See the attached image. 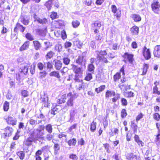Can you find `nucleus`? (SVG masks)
<instances>
[{"instance_id":"nucleus-6","label":"nucleus","mask_w":160,"mask_h":160,"mask_svg":"<svg viewBox=\"0 0 160 160\" xmlns=\"http://www.w3.org/2000/svg\"><path fill=\"white\" fill-rule=\"evenodd\" d=\"M152 11L156 14H159L160 12V4L157 0L154 1L151 4Z\"/></svg>"},{"instance_id":"nucleus-49","label":"nucleus","mask_w":160,"mask_h":160,"mask_svg":"<svg viewBox=\"0 0 160 160\" xmlns=\"http://www.w3.org/2000/svg\"><path fill=\"white\" fill-rule=\"evenodd\" d=\"M126 97L128 98H133L135 96V94L132 91H128L126 93Z\"/></svg>"},{"instance_id":"nucleus-30","label":"nucleus","mask_w":160,"mask_h":160,"mask_svg":"<svg viewBox=\"0 0 160 160\" xmlns=\"http://www.w3.org/2000/svg\"><path fill=\"white\" fill-rule=\"evenodd\" d=\"M55 53L52 51H50L48 52L45 55L46 59L47 60H48L51 58L54 55Z\"/></svg>"},{"instance_id":"nucleus-41","label":"nucleus","mask_w":160,"mask_h":160,"mask_svg":"<svg viewBox=\"0 0 160 160\" xmlns=\"http://www.w3.org/2000/svg\"><path fill=\"white\" fill-rule=\"evenodd\" d=\"M77 142V141L75 138L69 139L68 142V143L69 146H74Z\"/></svg>"},{"instance_id":"nucleus-10","label":"nucleus","mask_w":160,"mask_h":160,"mask_svg":"<svg viewBox=\"0 0 160 160\" xmlns=\"http://www.w3.org/2000/svg\"><path fill=\"white\" fill-rule=\"evenodd\" d=\"M5 132L3 133V137L4 138H6L7 137L11 136L13 132V129L12 127L9 126H7L4 129Z\"/></svg>"},{"instance_id":"nucleus-28","label":"nucleus","mask_w":160,"mask_h":160,"mask_svg":"<svg viewBox=\"0 0 160 160\" xmlns=\"http://www.w3.org/2000/svg\"><path fill=\"white\" fill-rule=\"evenodd\" d=\"M131 17L132 19L135 22H139L141 20V18L139 14H132L131 15Z\"/></svg>"},{"instance_id":"nucleus-31","label":"nucleus","mask_w":160,"mask_h":160,"mask_svg":"<svg viewBox=\"0 0 160 160\" xmlns=\"http://www.w3.org/2000/svg\"><path fill=\"white\" fill-rule=\"evenodd\" d=\"M55 67L57 70H60L62 67V63L59 60H57L55 62Z\"/></svg>"},{"instance_id":"nucleus-58","label":"nucleus","mask_w":160,"mask_h":160,"mask_svg":"<svg viewBox=\"0 0 160 160\" xmlns=\"http://www.w3.org/2000/svg\"><path fill=\"white\" fill-rule=\"evenodd\" d=\"M63 63L65 65H68L70 62V59L67 57H64L62 59Z\"/></svg>"},{"instance_id":"nucleus-27","label":"nucleus","mask_w":160,"mask_h":160,"mask_svg":"<svg viewBox=\"0 0 160 160\" xmlns=\"http://www.w3.org/2000/svg\"><path fill=\"white\" fill-rule=\"evenodd\" d=\"M130 31L133 35H138L139 32V28L136 26H134L131 28Z\"/></svg>"},{"instance_id":"nucleus-38","label":"nucleus","mask_w":160,"mask_h":160,"mask_svg":"<svg viewBox=\"0 0 160 160\" xmlns=\"http://www.w3.org/2000/svg\"><path fill=\"white\" fill-rule=\"evenodd\" d=\"M82 76H81L80 74H75L74 80L75 82L79 83L82 81V79H80V78L82 77Z\"/></svg>"},{"instance_id":"nucleus-2","label":"nucleus","mask_w":160,"mask_h":160,"mask_svg":"<svg viewBox=\"0 0 160 160\" xmlns=\"http://www.w3.org/2000/svg\"><path fill=\"white\" fill-rule=\"evenodd\" d=\"M128 80L125 77L123 76L120 79V82L118 84V87L122 91H126L131 88L130 84H126V83Z\"/></svg>"},{"instance_id":"nucleus-35","label":"nucleus","mask_w":160,"mask_h":160,"mask_svg":"<svg viewBox=\"0 0 160 160\" xmlns=\"http://www.w3.org/2000/svg\"><path fill=\"white\" fill-rule=\"evenodd\" d=\"M97 123L94 121H93L90 124V130L91 132H94L96 129Z\"/></svg>"},{"instance_id":"nucleus-34","label":"nucleus","mask_w":160,"mask_h":160,"mask_svg":"<svg viewBox=\"0 0 160 160\" xmlns=\"http://www.w3.org/2000/svg\"><path fill=\"white\" fill-rule=\"evenodd\" d=\"M36 33L38 35L42 36H45L46 34V31L42 29H38L36 30Z\"/></svg>"},{"instance_id":"nucleus-32","label":"nucleus","mask_w":160,"mask_h":160,"mask_svg":"<svg viewBox=\"0 0 160 160\" xmlns=\"http://www.w3.org/2000/svg\"><path fill=\"white\" fill-rule=\"evenodd\" d=\"M16 154L20 160H23L25 158V155L24 151H18L16 152Z\"/></svg>"},{"instance_id":"nucleus-63","label":"nucleus","mask_w":160,"mask_h":160,"mask_svg":"<svg viewBox=\"0 0 160 160\" xmlns=\"http://www.w3.org/2000/svg\"><path fill=\"white\" fill-rule=\"evenodd\" d=\"M20 132L18 131H17V132L15 133V134L13 137V140H16L18 139L20 137L19 135V133Z\"/></svg>"},{"instance_id":"nucleus-33","label":"nucleus","mask_w":160,"mask_h":160,"mask_svg":"<svg viewBox=\"0 0 160 160\" xmlns=\"http://www.w3.org/2000/svg\"><path fill=\"white\" fill-rule=\"evenodd\" d=\"M40 100L41 102L44 104L45 107H48V99L47 97L44 96H41L40 98Z\"/></svg>"},{"instance_id":"nucleus-59","label":"nucleus","mask_w":160,"mask_h":160,"mask_svg":"<svg viewBox=\"0 0 160 160\" xmlns=\"http://www.w3.org/2000/svg\"><path fill=\"white\" fill-rule=\"evenodd\" d=\"M37 67L40 70H42L45 67V66L44 64L42 62H39L37 64Z\"/></svg>"},{"instance_id":"nucleus-64","label":"nucleus","mask_w":160,"mask_h":160,"mask_svg":"<svg viewBox=\"0 0 160 160\" xmlns=\"http://www.w3.org/2000/svg\"><path fill=\"white\" fill-rule=\"evenodd\" d=\"M61 38L63 39H65L67 38V36L66 32L65 30H63L61 31Z\"/></svg>"},{"instance_id":"nucleus-42","label":"nucleus","mask_w":160,"mask_h":160,"mask_svg":"<svg viewBox=\"0 0 160 160\" xmlns=\"http://www.w3.org/2000/svg\"><path fill=\"white\" fill-rule=\"evenodd\" d=\"M9 108V103L7 101H5L3 104V110L4 111H8Z\"/></svg>"},{"instance_id":"nucleus-40","label":"nucleus","mask_w":160,"mask_h":160,"mask_svg":"<svg viewBox=\"0 0 160 160\" xmlns=\"http://www.w3.org/2000/svg\"><path fill=\"white\" fill-rule=\"evenodd\" d=\"M121 78V75L120 72H117L113 75V79L114 82H117Z\"/></svg>"},{"instance_id":"nucleus-60","label":"nucleus","mask_w":160,"mask_h":160,"mask_svg":"<svg viewBox=\"0 0 160 160\" xmlns=\"http://www.w3.org/2000/svg\"><path fill=\"white\" fill-rule=\"evenodd\" d=\"M92 78V76L91 73H88L87 74L86 76L85 77L84 79L86 81H89Z\"/></svg>"},{"instance_id":"nucleus-43","label":"nucleus","mask_w":160,"mask_h":160,"mask_svg":"<svg viewBox=\"0 0 160 160\" xmlns=\"http://www.w3.org/2000/svg\"><path fill=\"white\" fill-rule=\"evenodd\" d=\"M46 130L49 133H51L52 132V125L50 124H47L45 126Z\"/></svg>"},{"instance_id":"nucleus-8","label":"nucleus","mask_w":160,"mask_h":160,"mask_svg":"<svg viewBox=\"0 0 160 160\" xmlns=\"http://www.w3.org/2000/svg\"><path fill=\"white\" fill-rule=\"evenodd\" d=\"M101 26V22L99 21H95L91 24V28L93 30V32L95 34H96L99 32V29Z\"/></svg>"},{"instance_id":"nucleus-13","label":"nucleus","mask_w":160,"mask_h":160,"mask_svg":"<svg viewBox=\"0 0 160 160\" xmlns=\"http://www.w3.org/2000/svg\"><path fill=\"white\" fill-rule=\"evenodd\" d=\"M26 28L20 23L17 22L14 28V32L18 33V31L23 33L25 30Z\"/></svg>"},{"instance_id":"nucleus-48","label":"nucleus","mask_w":160,"mask_h":160,"mask_svg":"<svg viewBox=\"0 0 160 160\" xmlns=\"http://www.w3.org/2000/svg\"><path fill=\"white\" fill-rule=\"evenodd\" d=\"M25 37L27 39L30 41H33L34 39L31 33L29 32H27L26 33L25 35Z\"/></svg>"},{"instance_id":"nucleus-22","label":"nucleus","mask_w":160,"mask_h":160,"mask_svg":"<svg viewBox=\"0 0 160 160\" xmlns=\"http://www.w3.org/2000/svg\"><path fill=\"white\" fill-rule=\"evenodd\" d=\"M135 141L137 142L140 147H143L144 146V143L140 139L139 136L135 134L134 137Z\"/></svg>"},{"instance_id":"nucleus-1","label":"nucleus","mask_w":160,"mask_h":160,"mask_svg":"<svg viewBox=\"0 0 160 160\" xmlns=\"http://www.w3.org/2000/svg\"><path fill=\"white\" fill-rule=\"evenodd\" d=\"M106 98H108L112 96H114L110 100V103L115 104L117 101L120 98V94L119 93L116 94L114 91L107 90L105 93Z\"/></svg>"},{"instance_id":"nucleus-20","label":"nucleus","mask_w":160,"mask_h":160,"mask_svg":"<svg viewBox=\"0 0 160 160\" xmlns=\"http://www.w3.org/2000/svg\"><path fill=\"white\" fill-rule=\"evenodd\" d=\"M153 54L154 57L160 58V45L155 46L153 51Z\"/></svg>"},{"instance_id":"nucleus-7","label":"nucleus","mask_w":160,"mask_h":160,"mask_svg":"<svg viewBox=\"0 0 160 160\" xmlns=\"http://www.w3.org/2000/svg\"><path fill=\"white\" fill-rule=\"evenodd\" d=\"M111 11L113 13L114 16L116 17L117 19L119 20L122 16L121 10L118 8L115 5H112L111 7Z\"/></svg>"},{"instance_id":"nucleus-47","label":"nucleus","mask_w":160,"mask_h":160,"mask_svg":"<svg viewBox=\"0 0 160 160\" xmlns=\"http://www.w3.org/2000/svg\"><path fill=\"white\" fill-rule=\"evenodd\" d=\"M79 83H80L78 85V86L77 88L78 90H80L81 89H84L85 88V83L83 82V80L82 82H80Z\"/></svg>"},{"instance_id":"nucleus-4","label":"nucleus","mask_w":160,"mask_h":160,"mask_svg":"<svg viewBox=\"0 0 160 160\" xmlns=\"http://www.w3.org/2000/svg\"><path fill=\"white\" fill-rule=\"evenodd\" d=\"M107 50H100L98 52L97 58L99 62H102L103 63H107L108 61L107 58L104 56L107 55Z\"/></svg>"},{"instance_id":"nucleus-25","label":"nucleus","mask_w":160,"mask_h":160,"mask_svg":"<svg viewBox=\"0 0 160 160\" xmlns=\"http://www.w3.org/2000/svg\"><path fill=\"white\" fill-rule=\"evenodd\" d=\"M28 66H27L22 67L20 68V72L22 74L26 75L28 72Z\"/></svg>"},{"instance_id":"nucleus-23","label":"nucleus","mask_w":160,"mask_h":160,"mask_svg":"<svg viewBox=\"0 0 160 160\" xmlns=\"http://www.w3.org/2000/svg\"><path fill=\"white\" fill-rule=\"evenodd\" d=\"M30 42L28 41H25L22 46L20 47L19 50L20 51H22L27 49L29 47Z\"/></svg>"},{"instance_id":"nucleus-16","label":"nucleus","mask_w":160,"mask_h":160,"mask_svg":"<svg viewBox=\"0 0 160 160\" xmlns=\"http://www.w3.org/2000/svg\"><path fill=\"white\" fill-rule=\"evenodd\" d=\"M67 96L66 94L59 95L58 97V98L57 100V103L58 105L64 103L66 101Z\"/></svg>"},{"instance_id":"nucleus-21","label":"nucleus","mask_w":160,"mask_h":160,"mask_svg":"<svg viewBox=\"0 0 160 160\" xmlns=\"http://www.w3.org/2000/svg\"><path fill=\"white\" fill-rule=\"evenodd\" d=\"M32 46L34 49L36 51L40 50L42 47L41 43L38 40L32 41Z\"/></svg>"},{"instance_id":"nucleus-62","label":"nucleus","mask_w":160,"mask_h":160,"mask_svg":"<svg viewBox=\"0 0 160 160\" xmlns=\"http://www.w3.org/2000/svg\"><path fill=\"white\" fill-rule=\"evenodd\" d=\"M35 66L34 65H31L30 68V71L31 74L32 75L35 73Z\"/></svg>"},{"instance_id":"nucleus-56","label":"nucleus","mask_w":160,"mask_h":160,"mask_svg":"<svg viewBox=\"0 0 160 160\" xmlns=\"http://www.w3.org/2000/svg\"><path fill=\"white\" fill-rule=\"evenodd\" d=\"M21 95L23 97H26L29 96L28 92L25 90H22L21 92Z\"/></svg>"},{"instance_id":"nucleus-57","label":"nucleus","mask_w":160,"mask_h":160,"mask_svg":"<svg viewBox=\"0 0 160 160\" xmlns=\"http://www.w3.org/2000/svg\"><path fill=\"white\" fill-rule=\"evenodd\" d=\"M69 158L72 160H78V157L76 154H71L69 155Z\"/></svg>"},{"instance_id":"nucleus-15","label":"nucleus","mask_w":160,"mask_h":160,"mask_svg":"<svg viewBox=\"0 0 160 160\" xmlns=\"http://www.w3.org/2000/svg\"><path fill=\"white\" fill-rule=\"evenodd\" d=\"M33 18L35 21L37 22L38 23L42 25L46 24L48 22V20L47 18H40L39 17H37V15L36 14L33 15Z\"/></svg>"},{"instance_id":"nucleus-5","label":"nucleus","mask_w":160,"mask_h":160,"mask_svg":"<svg viewBox=\"0 0 160 160\" xmlns=\"http://www.w3.org/2000/svg\"><path fill=\"white\" fill-rule=\"evenodd\" d=\"M142 53L145 59L148 60L151 58L152 53L151 49L144 46L142 49Z\"/></svg>"},{"instance_id":"nucleus-52","label":"nucleus","mask_w":160,"mask_h":160,"mask_svg":"<svg viewBox=\"0 0 160 160\" xmlns=\"http://www.w3.org/2000/svg\"><path fill=\"white\" fill-rule=\"evenodd\" d=\"M153 118L155 120L159 121L160 120V115L158 113L155 112L153 114Z\"/></svg>"},{"instance_id":"nucleus-3","label":"nucleus","mask_w":160,"mask_h":160,"mask_svg":"<svg viewBox=\"0 0 160 160\" xmlns=\"http://www.w3.org/2000/svg\"><path fill=\"white\" fill-rule=\"evenodd\" d=\"M134 57V54L128 52H125L122 56L123 58V61L125 63L128 62L131 64H133L135 61Z\"/></svg>"},{"instance_id":"nucleus-37","label":"nucleus","mask_w":160,"mask_h":160,"mask_svg":"<svg viewBox=\"0 0 160 160\" xmlns=\"http://www.w3.org/2000/svg\"><path fill=\"white\" fill-rule=\"evenodd\" d=\"M52 0H48L45 2L44 4V5L47 8L48 10H49L51 9Z\"/></svg>"},{"instance_id":"nucleus-50","label":"nucleus","mask_w":160,"mask_h":160,"mask_svg":"<svg viewBox=\"0 0 160 160\" xmlns=\"http://www.w3.org/2000/svg\"><path fill=\"white\" fill-rule=\"evenodd\" d=\"M72 24L73 28H77L80 25V22L78 21L75 20L72 21Z\"/></svg>"},{"instance_id":"nucleus-24","label":"nucleus","mask_w":160,"mask_h":160,"mask_svg":"<svg viewBox=\"0 0 160 160\" xmlns=\"http://www.w3.org/2000/svg\"><path fill=\"white\" fill-rule=\"evenodd\" d=\"M51 77H54L58 79L59 81H61L60 79L61 76L59 72L57 71H53L51 72L49 74Z\"/></svg>"},{"instance_id":"nucleus-51","label":"nucleus","mask_w":160,"mask_h":160,"mask_svg":"<svg viewBox=\"0 0 160 160\" xmlns=\"http://www.w3.org/2000/svg\"><path fill=\"white\" fill-rule=\"evenodd\" d=\"M144 115V114L141 112H140L136 116L135 118V120L137 122H138L139 120H140L141 119L143 118Z\"/></svg>"},{"instance_id":"nucleus-26","label":"nucleus","mask_w":160,"mask_h":160,"mask_svg":"<svg viewBox=\"0 0 160 160\" xmlns=\"http://www.w3.org/2000/svg\"><path fill=\"white\" fill-rule=\"evenodd\" d=\"M148 65L146 63H144L143 64L142 68H141V70L142 71V72L141 74V75L144 76L146 75L147 73L148 70Z\"/></svg>"},{"instance_id":"nucleus-53","label":"nucleus","mask_w":160,"mask_h":160,"mask_svg":"<svg viewBox=\"0 0 160 160\" xmlns=\"http://www.w3.org/2000/svg\"><path fill=\"white\" fill-rule=\"evenodd\" d=\"M53 148L55 152H57L60 149V147L58 143H55L53 146Z\"/></svg>"},{"instance_id":"nucleus-29","label":"nucleus","mask_w":160,"mask_h":160,"mask_svg":"<svg viewBox=\"0 0 160 160\" xmlns=\"http://www.w3.org/2000/svg\"><path fill=\"white\" fill-rule=\"evenodd\" d=\"M42 154V151L38 150L35 153L34 157L35 160H42V158L40 155Z\"/></svg>"},{"instance_id":"nucleus-12","label":"nucleus","mask_w":160,"mask_h":160,"mask_svg":"<svg viewBox=\"0 0 160 160\" xmlns=\"http://www.w3.org/2000/svg\"><path fill=\"white\" fill-rule=\"evenodd\" d=\"M160 81H155L154 82V86L153 87L152 93L153 94L160 95V91L158 87L160 84Z\"/></svg>"},{"instance_id":"nucleus-36","label":"nucleus","mask_w":160,"mask_h":160,"mask_svg":"<svg viewBox=\"0 0 160 160\" xmlns=\"http://www.w3.org/2000/svg\"><path fill=\"white\" fill-rule=\"evenodd\" d=\"M105 88L106 86L105 85H101L99 87L96 88L95 89V91L97 93H99L103 91Z\"/></svg>"},{"instance_id":"nucleus-54","label":"nucleus","mask_w":160,"mask_h":160,"mask_svg":"<svg viewBox=\"0 0 160 160\" xmlns=\"http://www.w3.org/2000/svg\"><path fill=\"white\" fill-rule=\"evenodd\" d=\"M121 102L122 106H126L128 104V102L127 99L124 98H121Z\"/></svg>"},{"instance_id":"nucleus-46","label":"nucleus","mask_w":160,"mask_h":160,"mask_svg":"<svg viewBox=\"0 0 160 160\" xmlns=\"http://www.w3.org/2000/svg\"><path fill=\"white\" fill-rule=\"evenodd\" d=\"M128 115V113L127 112L126 110L125 109L123 108L122 109L120 116L121 118H125Z\"/></svg>"},{"instance_id":"nucleus-14","label":"nucleus","mask_w":160,"mask_h":160,"mask_svg":"<svg viewBox=\"0 0 160 160\" xmlns=\"http://www.w3.org/2000/svg\"><path fill=\"white\" fill-rule=\"evenodd\" d=\"M6 122L7 124L12 126L17 124V119L11 116H8L6 119Z\"/></svg>"},{"instance_id":"nucleus-18","label":"nucleus","mask_w":160,"mask_h":160,"mask_svg":"<svg viewBox=\"0 0 160 160\" xmlns=\"http://www.w3.org/2000/svg\"><path fill=\"white\" fill-rule=\"evenodd\" d=\"M64 26V21L62 19H58L54 21L53 26L55 28H60Z\"/></svg>"},{"instance_id":"nucleus-9","label":"nucleus","mask_w":160,"mask_h":160,"mask_svg":"<svg viewBox=\"0 0 160 160\" xmlns=\"http://www.w3.org/2000/svg\"><path fill=\"white\" fill-rule=\"evenodd\" d=\"M67 96L70 97L66 102V106L68 107H72L74 105V100L75 98L71 92H69L67 95Z\"/></svg>"},{"instance_id":"nucleus-61","label":"nucleus","mask_w":160,"mask_h":160,"mask_svg":"<svg viewBox=\"0 0 160 160\" xmlns=\"http://www.w3.org/2000/svg\"><path fill=\"white\" fill-rule=\"evenodd\" d=\"M95 69V67L93 64H90L88 66V70L89 72L93 71Z\"/></svg>"},{"instance_id":"nucleus-19","label":"nucleus","mask_w":160,"mask_h":160,"mask_svg":"<svg viewBox=\"0 0 160 160\" xmlns=\"http://www.w3.org/2000/svg\"><path fill=\"white\" fill-rule=\"evenodd\" d=\"M72 70L75 74H80L81 76H82L83 71L81 68L74 64H72Z\"/></svg>"},{"instance_id":"nucleus-17","label":"nucleus","mask_w":160,"mask_h":160,"mask_svg":"<svg viewBox=\"0 0 160 160\" xmlns=\"http://www.w3.org/2000/svg\"><path fill=\"white\" fill-rule=\"evenodd\" d=\"M38 139H36L35 138L33 137H29L24 141V143L25 145L29 146L32 145L33 142H35Z\"/></svg>"},{"instance_id":"nucleus-39","label":"nucleus","mask_w":160,"mask_h":160,"mask_svg":"<svg viewBox=\"0 0 160 160\" xmlns=\"http://www.w3.org/2000/svg\"><path fill=\"white\" fill-rule=\"evenodd\" d=\"M50 17L52 20H54L58 18V16L57 12L52 11L50 12Z\"/></svg>"},{"instance_id":"nucleus-44","label":"nucleus","mask_w":160,"mask_h":160,"mask_svg":"<svg viewBox=\"0 0 160 160\" xmlns=\"http://www.w3.org/2000/svg\"><path fill=\"white\" fill-rule=\"evenodd\" d=\"M21 22L24 25H27L29 23V20L28 19H26L24 16H21L20 17Z\"/></svg>"},{"instance_id":"nucleus-11","label":"nucleus","mask_w":160,"mask_h":160,"mask_svg":"<svg viewBox=\"0 0 160 160\" xmlns=\"http://www.w3.org/2000/svg\"><path fill=\"white\" fill-rule=\"evenodd\" d=\"M44 129L45 127L43 125H40L38 128L36 129L37 138H38L42 139L43 138V136L44 135Z\"/></svg>"},{"instance_id":"nucleus-55","label":"nucleus","mask_w":160,"mask_h":160,"mask_svg":"<svg viewBox=\"0 0 160 160\" xmlns=\"http://www.w3.org/2000/svg\"><path fill=\"white\" fill-rule=\"evenodd\" d=\"M45 46L44 49L45 50H47L48 48H50L52 46V44L49 42H44Z\"/></svg>"},{"instance_id":"nucleus-45","label":"nucleus","mask_w":160,"mask_h":160,"mask_svg":"<svg viewBox=\"0 0 160 160\" xmlns=\"http://www.w3.org/2000/svg\"><path fill=\"white\" fill-rule=\"evenodd\" d=\"M84 56H79L78 58L76 59V62L78 64H82L83 61Z\"/></svg>"}]
</instances>
